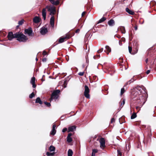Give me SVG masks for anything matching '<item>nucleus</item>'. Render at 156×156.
<instances>
[{
	"instance_id": "7c9ffc66",
	"label": "nucleus",
	"mask_w": 156,
	"mask_h": 156,
	"mask_svg": "<svg viewBox=\"0 0 156 156\" xmlns=\"http://www.w3.org/2000/svg\"><path fill=\"white\" fill-rule=\"evenodd\" d=\"M142 106V105H139L138 106H137L136 107V109L138 110L139 109L138 111H140V108Z\"/></svg>"
},
{
	"instance_id": "423d86ee",
	"label": "nucleus",
	"mask_w": 156,
	"mask_h": 156,
	"mask_svg": "<svg viewBox=\"0 0 156 156\" xmlns=\"http://www.w3.org/2000/svg\"><path fill=\"white\" fill-rule=\"evenodd\" d=\"M85 90L84 92V95L87 98H90V95L89 94L90 92L89 89L87 85L85 86Z\"/></svg>"
},
{
	"instance_id": "69168bd1",
	"label": "nucleus",
	"mask_w": 156,
	"mask_h": 156,
	"mask_svg": "<svg viewBox=\"0 0 156 156\" xmlns=\"http://www.w3.org/2000/svg\"><path fill=\"white\" fill-rule=\"evenodd\" d=\"M88 61H87V59H86V62H88Z\"/></svg>"
},
{
	"instance_id": "dca6fc26",
	"label": "nucleus",
	"mask_w": 156,
	"mask_h": 156,
	"mask_svg": "<svg viewBox=\"0 0 156 156\" xmlns=\"http://www.w3.org/2000/svg\"><path fill=\"white\" fill-rule=\"evenodd\" d=\"M50 23L52 27H54V17L53 16H52L50 18Z\"/></svg>"
},
{
	"instance_id": "4c0bfd02",
	"label": "nucleus",
	"mask_w": 156,
	"mask_h": 156,
	"mask_svg": "<svg viewBox=\"0 0 156 156\" xmlns=\"http://www.w3.org/2000/svg\"><path fill=\"white\" fill-rule=\"evenodd\" d=\"M78 74L80 76H83L84 74V72H80Z\"/></svg>"
},
{
	"instance_id": "338daca9",
	"label": "nucleus",
	"mask_w": 156,
	"mask_h": 156,
	"mask_svg": "<svg viewBox=\"0 0 156 156\" xmlns=\"http://www.w3.org/2000/svg\"><path fill=\"white\" fill-rule=\"evenodd\" d=\"M95 56H94V59H95Z\"/></svg>"
},
{
	"instance_id": "f8f14e48",
	"label": "nucleus",
	"mask_w": 156,
	"mask_h": 156,
	"mask_svg": "<svg viewBox=\"0 0 156 156\" xmlns=\"http://www.w3.org/2000/svg\"><path fill=\"white\" fill-rule=\"evenodd\" d=\"M35 78L34 77H33L32 78L30 81V83L32 85V87L33 88H35L36 87L35 84Z\"/></svg>"
},
{
	"instance_id": "6e6d98bb",
	"label": "nucleus",
	"mask_w": 156,
	"mask_h": 156,
	"mask_svg": "<svg viewBox=\"0 0 156 156\" xmlns=\"http://www.w3.org/2000/svg\"><path fill=\"white\" fill-rule=\"evenodd\" d=\"M41 81H44V80H43V78H42L41 79Z\"/></svg>"
},
{
	"instance_id": "72a5a7b5",
	"label": "nucleus",
	"mask_w": 156,
	"mask_h": 156,
	"mask_svg": "<svg viewBox=\"0 0 156 156\" xmlns=\"http://www.w3.org/2000/svg\"><path fill=\"white\" fill-rule=\"evenodd\" d=\"M44 103L48 107H49L51 106V104L50 103L45 101L44 102Z\"/></svg>"
},
{
	"instance_id": "aec40b11",
	"label": "nucleus",
	"mask_w": 156,
	"mask_h": 156,
	"mask_svg": "<svg viewBox=\"0 0 156 156\" xmlns=\"http://www.w3.org/2000/svg\"><path fill=\"white\" fill-rule=\"evenodd\" d=\"M76 127L75 126H73L69 127L68 128V131L69 132H72L74 130L76 129Z\"/></svg>"
},
{
	"instance_id": "ea45409f",
	"label": "nucleus",
	"mask_w": 156,
	"mask_h": 156,
	"mask_svg": "<svg viewBox=\"0 0 156 156\" xmlns=\"http://www.w3.org/2000/svg\"><path fill=\"white\" fill-rule=\"evenodd\" d=\"M103 48H101L98 51V53H99L100 52H101L103 51Z\"/></svg>"
},
{
	"instance_id": "9b49d317",
	"label": "nucleus",
	"mask_w": 156,
	"mask_h": 156,
	"mask_svg": "<svg viewBox=\"0 0 156 156\" xmlns=\"http://www.w3.org/2000/svg\"><path fill=\"white\" fill-rule=\"evenodd\" d=\"M70 38V36L69 35H66L65 37H61L59 38L58 42L60 43L63 42L66 39H69Z\"/></svg>"
},
{
	"instance_id": "bf43d9fd",
	"label": "nucleus",
	"mask_w": 156,
	"mask_h": 156,
	"mask_svg": "<svg viewBox=\"0 0 156 156\" xmlns=\"http://www.w3.org/2000/svg\"><path fill=\"white\" fill-rule=\"evenodd\" d=\"M119 122H120V124H122V123L120 122V119H119Z\"/></svg>"
},
{
	"instance_id": "0e129e2a",
	"label": "nucleus",
	"mask_w": 156,
	"mask_h": 156,
	"mask_svg": "<svg viewBox=\"0 0 156 156\" xmlns=\"http://www.w3.org/2000/svg\"><path fill=\"white\" fill-rule=\"evenodd\" d=\"M88 61H87V59H86V62H88Z\"/></svg>"
},
{
	"instance_id": "680f3d73",
	"label": "nucleus",
	"mask_w": 156,
	"mask_h": 156,
	"mask_svg": "<svg viewBox=\"0 0 156 156\" xmlns=\"http://www.w3.org/2000/svg\"><path fill=\"white\" fill-rule=\"evenodd\" d=\"M147 154H148V156H149V152H148V153H147Z\"/></svg>"
},
{
	"instance_id": "b1692460",
	"label": "nucleus",
	"mask_w": 156,
	"mask_h": 156,
	"mask_svg": "<svg viewBox=\"0 0 156 156\" xmlns=\"http://www.w3.org/2000/svg\"><path fill=\"white\" fill-rule=\"evenodd\" d=\"M73 154V152L72 150L69 149L68 151V156H72Z\"/></svg>"
},
{
	"instance_id": "603ef678",
	"label": "nucleus",
	"mask_w": 156,
	"mask_h": 156,
	"mask_svg": "<svg viewBox=\"0 0 156 156\" xmlns=\"http://www.w3.org/2000/svg\"><path fill=\"white\" fill-rule=\"evenodd\" d=\"M134 28L135 30H137V27L136 26L134 27Z\"/></svg>"
},
{
	"instance_id": "79ce46f5",
	"label": "nucleus",
	"mask_w": 156,
	"mask_h": 156,
	"mask_svg": "<svg viewBox=\"0 0 156 156\" xmlns=\"http://www.w3.org/2000/svg\"><path fill=\"white\" fill-rule=\"evenodd\" d=\"M42 61L43 62H45L47 61V58H44L42 59Z\"/></svg>"
},
{
	"instance_id": "5fc2aeb1",
	"label": "nucleus",
	"mask_w": 156,
	"mask_h": 156,
	"mask_svg": "<svg viewBox=\"0 0 156 156\" xmlns=\"http://www.w3.org/2000/svg\"><path fill=\"white\" fill-rule=\"evenodd\" d=\"M145 62H146V63H147V62H148V59H146V60H145Z\"/></svg>"
},
{
	"instance_id": "bb28decb",
	"label": "nucleus",
	"mask_w": 156,
	"mask_h": 156,
	"mask_svg": "<svg viewBox=\"0 0 156 156\" xmlns=\"http://www.w3.org/2000/svg\"><path fill=\"white\" fill-rule=\"evenodd\" d=\"M55 147L54 146H50L49 148V150L50 151H55Z\"/></svg>"
},
{
	"instance_id": "2f4dec72",
	"label": "nucleus",
	"mask_w": 156,
	"mask_h": 156,
	"mask_svg": "<svg viewBox=\"0 0 156 156\" xmlns=\"http://www.w3.org/2000/svg\"><path fill=\"white\" fill-rule=\"evenodd\" d=\"M125 91V89L124 88H122L121 89V95H122V94L124 93Z\"/></svg>"
},
{
	"instance_id": "c756f323",
	"label": "nucleus",
	"mask_w": 156,
	"mask_h": 156,
	"mask_svg": "<svg viewBox=\"0 0 156 156\" xmlns=\"http://www.w3.org/2000/svg\"><path fill=\"white\" fill-rule=\"evenodd\" d=\"M72 140V139L71 137H67V141L68 143L71 142Z\"/></svg>"
},
{
	"instance_id": "f704fd0d",
	"label": "nucleus",
	"mask_w": 156,
	"mask_h": 156,
	"mask_svg": "<svg viewBox=\"0 0 156 156\" xmlns=\"http://www.w3.org/2000/svg\"><path fill=\"white\" fill-rule=\"evenodd\" d=\"M24 20H22L19 21L18 24L19 25H22L23 23Z\"/></svg>"
},
{
	"instance_id": "864d4df0",
	"label": "nucleus",
	"mask_w": 156,
	"mask_h": 156,
	"mask_svg": "<svg viewBox=\"0 0 156 156\" xmlns=\"http://www.w3.org/2000/svg\"><path fill=\"white\" fill-rule=\"evenodd\" d=\"M91 156H95V154L92 152Z\"/></svg>"
},
{
	"instance_id": "de8ad7c7",
	"label": "nucleus",
	"mask_w": 156,
	"mask_h": 156,
	"mask_svg": "<svg viewBox=\"0 0 156 156\" xmlns=\"http://www.w3.org/2000/svg\"><path fill=\"white\" fill-rule=\"evenodd\" d=\"M56 126L55 124H54L53 125L52 129H55V128L56 127Z\"/></svg>"
},
{
	"instance_id": "473e14b6",
	"label": "nucleus",
	"mask_w": 156,
	"mask_h": 156,
	"mask_svg": "<svg viewBox=\"0 0 156 156\" xmlns=\"http://www.w3.org/2000/svg\"><path fill=\"white\" fill-rule=\"evenodd\" d=\"M35 96L34 94V92H32L29 95V98H32L33 97H34Z\"/></svg>"
},
{
	"instance_id": "c85d7f7f",
	"label": "nucleus",
	"mask_w": 156,
	"mask_h": 156,
	"mask_svg": "<svg viewBox=\"0 0 156 156\" xmlns=\"http://www.w3.org/2000/svg\"><path fill=\"white\" fill-rule=\"evenodd\" d=\"M136 115L135 113H133L131 116V119H133L136 118Z\"/></svg>"
},
{
	"instance_id": "5701e85b",
	"label": "nucleus",
	"mask_w": 156,
	"mask_h": 156,
	"mask_svg": "<svg viewBox=\"0 0 156 156\" xmlns=\"http://www.w3.org/2000/svg\"><path fill=\"white\" fill-rule=\"evenodd\" d=\"M119 28L121 30L122 34H125L126 33V30L124 27L121 26Z\"/></svg>"
},
{
	"instance_id": "8fccbe9b",
	"label": "nucleus",
	"mask_w": 156,
	"mask_h": 156,
	"mask_svg": "<svg viewBox=\"0 0 156 156\" xmlns=\"http://www.w3.org/2000/svg\"><path fill=\"white\" fill-rule=\"evenodd\" d=\"M80 29H78L76 31V33H79V31H80Z\"/></svg>"
},
{
	"instance_id": "39448f33",
	"label": "nucleus",
	"mask_w": 156,
	"mask_h": 156,
	"mask_svg": "<svg viewBox=\"0 0 156 156\" xmlns=\"http://www.w3.org/2000/svg\"><path fill=\"white\" fill-rule=\"evenodd\" d=\"M60 90H56L54 91L52 93L51 98L50 99V101L53 100H56L58 97V94L60 93Z\"/></svg>"
},
{
	"instance_id": "49530a36",
	"label": "nucleus",
	"mask_w": 156,
	"mask_h": 156,
	"mask_svg": "<svg viewBox=\"0 0 156 156\" xmlns=\"http://www.w3.org/2000/svg\"><path fill=\"white\" fill-rule=\"evenodd\" d=\"M86 12L85 11L83 12L82 14V16H83L85 14Z\"/></svg>"
},
{
	"instance_id": "f03ea898",
	"label": "nucleus",
	"mask_w": 156,
	"mask_h": 156,
	"mask_svg": "<svg viewBox=\"0 0 156 156\" xmlns=\"http://www.w3.org/2000/svg\"><path fill=\"white\" fill-rule=\"evenodd\" d=\"M47 9L48 11L50 12V15H53L55 14V8L53 6H47L45 8H44L42 11V16L44 20H45L46 18V9Z\"/></svg>"
},
{
	"instance_id": "a18cd8bd",
	"label": "nucleus",
	"mask_w": 156,
	"mask_h": 156,
	"mask_svg": "<svg viewBox=\"0 0 156 156\" xmlns=\"http://www.w3.org/2000/svg\"><path fill=\"white\" fill-rule=\"evenodd\" d=\"M115 119L114 118H112V119H111V123H112L113 122H115Z\"/></svg>"
},
{
	"instance_id": "a19ab883",
	"label": "nucleus",
	"mask_w": 156,
	"mask_h": 156,
	"mask_svg": "<svg viewBox=\"0 0 156 156\" xmlns=\"http://www.w3.org/2000/svg\"><path fill=\"white\" fill-rule=\"evenodd\" d=\"M47 54V52L45 51H43V55H46Z\"/></svg>"
},
{
	"instance_id": "f3484780",
	"label": "nucleus",
	"mask_w": 156,
	"mask_h": 156,
	"mask_svg": "<svg viewBox=\"0 0 156 156\" xmlns=\"http://www.w3.org/2000/svg\"><path fill=\"white\" fill-rule=\"evenodd\" d=\"M126 11L127 13H128L129 14L133 15L134 14V12L132 10H130L128 8H126Z\"/></svg>"
},
{
	"instance_id": "f257e3e1",
	"label": "nucleus",
	"mask_w": 156,
	"mask_h": 156,
	"mask_svg": "<svg viewBox=\"0 0 156 156\" xmlns=\"http://www.w3.org/2000/svg\"><path fill=\"white\" fill-rule=\"evenodd\" d=\"M143 89L140 87L137 86L134 89L132 92V95L134 96L133 98H137L141 97L144 96H145V93L142 94Z\"/></svg>"
},
{
	"instance_id": "1a4fd4ad",
	"label": "nucleus",
	"mask_w": 156,
	"mask_h": 156,
	"mask_svg": "<svg viewBox=\"0 0 156 156\" xmlns=\"http://www.w3.org/2000/svg\"><path fill=\"white\" fill-rule=\"evenodd\" d=\"M48 32V29L47 27H43L40 29V33L42 35H45Z\"/></svg>"
},
{
	"instance_id": "393cba45",
	"label": "nucleus",
	"mask_w": 156,
	"mask_h": 156,
	"mask_svg": "<svg viewBox=\"0 0 156 156\" xmlns=\"http://www.w3.org/2000/svg\"><path fill=\"white\" fill-rule=\"evenodd\" d=\"M106 20V18L105 17H102L101 19L98 21V23H100L103 22L105 20Z\"/></svg>"
},
{
	"instance_id": "37998d69",
	"label": "nucleus",
	"mask_w": 156,
	"mask_h": 156,
	"mask_svg": "<svg viewBox=\"0 0 156 156\" xmlns=\"http://www.w3.org/2000/svg\"><path fill=\"white\" fill-rule=\"evenodd\" d=\"M67 130V129L66 128H65L63 129L62 130V132L63 133L66 132Z\"/></svg>"
},
{
	"instance_id": "9d476101",
	"label": "nucleus",
	"mask_w": 156,
	"mask_h": 156,
	"mask_svg": "<svg viewBox=\"0 0 156 156\" xmlns=\"http://www.w3.org/2000/svg\"><path fill=\"white\" fill-rule=\"evenodd\" d=\"M16 34V33L13 34L12 32H9L7 36L8 39L9 40L11 41L12 39L16 38V37H15Z\"/></svg>"
},
{
	"instance_id": "a878e982",
	"label": "nucleus",
	"mask_w": 156,
	"mask_h": 156,
	"mask_svg": "<svg viewBox=\"0 0 156 156\" xmlns=\"http://www.w3.org/2000/svg\"><path fill=\"white\" fill-rule=\"evenodd\" d=\"M56 130L55 129H52L51 131L50 134L52 135H54L56 133Z\"/></svg>"
},
{
	"instance_id": "4d7b16f0",
	"label": "nucleus",
	"mask_w": 156,
	"mask_h": 156,
	"mask_svg": "<svg viewBox=\"0 0 156 156\" xmlns=\"http://www.w3.org/2000/svg\"><path fill=\"white\" fill-rule=\"evenodd\" d=\"M83 66V68H84V66H85L84 65H83V66Z\"/></svg>"
},
{
	"instance_id": "6ab92c4d",
	"label": "nucleus",
	"mask_w": 156,
	"mask_h": 156,
	"mask_svg": "<svg viewBox=\"0 0 156 156\" xmlns=\"http://www.w3.org/2000/svg\"><path fill=\"white\" fill-rule=\"evenodd\" d=\"M134 76H133L131 80H129L127 83H126L125 84V85H124V87L127 85L128 84V83L129 84H130L131 83L133 82V81L136 80V79L134 78Z\"/></svg>"
},
{
	"instance_id": "13d9d810",
	"label": "nucleus",
	"mask_w": 156,
	"mask_h": 156,
	"mask_svg": "<svg viewBox=\"0 0 156 156\" xmlns=\"http://www.w3.org/2000/svg\"><path fill=\"white\" fill-rule=\"evenodd\" d=\"M36 61L38 60V59L37 58H36Z\"/></svg>"
},
{
	"instance_id": "6e6552de",
	"label": "nucleus",
	"mask_w": 156,
	"mask_h": 156,
	"mask_svg": "<svg viewBox=\"0 0 156 156\" xmlns=\"http://www.w3.org/2000/svg\"><path fill=\"white\" fill-rule=\"evenodd\" d=\"M32 33V30L30 27H29L28 29H26L25 30V34H27L29 36H31Z\"/></svg>"
},
{
	"instance_id": "20e7f679",
	"label": "nucleus",
	"mask_w": 156,
	"mask_h": 156,
	"mask_svg": "<svg viewBox=\"0 0 156 156\" xmlns=\"http://www.w3.org/2000/svg\"><path fill=\"white\" fill-rule=\"evenodd\" d=\"M145 96H144L141 97L137 98L135 99V100H136V103L138 105H140L142 104L143 106L144 104L146 101V98Z\"/></svg>"
},
{
	"instance_id": "09e8293b",
	"label": "nucleus",
	"mask_w": 156,
	"mask_h": 156,
	"mask_svg": "<svg viewBox=\"0 0 156 156\" xmlns=\"http://www.w3.org/2000/svg\"><path fill=\"white\" fill-rule=\"evenodd\" d=\"M72 135L71 133H69L67 137H71Z\"/></svg>"
},
{
	"instance_id": "0eeeda50",
	"label": "nucleus",
	"mask_w": 156,
	"mask_h": 156,
	"mask_svg": "<svg viewBox=\"0 0 156 156\" xmlns=\"http://www.w3.org/2000/svg\"><path fill=\"white\" fill-rule=\"evenodd\" d=\"M99 141L100 143V147L101 148L104 149L105 147V140L104 138L101 137L99 139Z\"/></svg>"
},
{
	"instance_id": "7ed1b4c3",
	"label": "nucleus",
	"mask_w": 156,
	"mask_h": 156,
	"mask_svg": "<svg viewBox=\"0 0 156 156\" xmlns=\"http://www.w3.org/2000/svg\"><path fill=\"white\" fill-rule=\"evenodd\" d=\"M15 37L17 38V40L20 42H25L28 40L27 36L19 32L16 33Z\"/></svg>"
},
{
	"instance_id": "58836bf2",
	"label": "nucleus",
	"mask_w": 156,
	"mask_h": 156,
	"mask_svg": "<svg viewBox=\"0 0 156 156\" xmlns=\"http://www.w3.org/2000/svg\"><path fill=\"white\" fill-rule=\"evenodd\" d=\"M98 151V150L97 149H94L92 150V152H94L95 154L96 153H97Z\"/></svg>"
},
{
	"instance_id": "e433bc0d",
	"label": "nucleus",
	"mask_w": 156,
	"mask_h": 156,
	"mask_svg": "<svg viewBox=\"0 0 156 156\" xmlns=\"http://www.w3.org/2000/svg\"><path fill=\"white\" fill-rule=\"evenodd\" d=\"M117 154L118 155H119L120 156L122 155V153L119 150H117Z\"/></svg>"
},
{
	"instance_id": "4468645a",
	"label": "nucleus",
	"mask_w": 156,
	"mask_h": 156,
	"mask_svg": "<svg viewBox=\"0 0 156 156\" xmlns=\"http://www.w3.org/2000/svg\"><path fill=\"white\" fill-rule=\"evenodd\" d=\"M40 22V19L38 16H35L33 19V22L35 23H37Z\"/></svg>"
},
{
	"instance_id": "e2e57ef3",
	"label": "nucleus",
	"mask_w": 156,
	"mask_h": 156,
	"mask_svg": "<svg viewBox=\"0 0 156 156\" xmlns=\"http://www.w3.org/2000/svg\"><path fill=\"white\" fill-rule=\"evenodd\" d=\"M19 27V25H18L16 27Z\"/></svg>"
},
{
	"instance_id": "052dcab7",
	"label": "nucleus",
	"mask_w": 156,
	"mask_h": 156,
	"mask_svg": "<svg viewBox=\"0 0 156 156\" xmlns=\"http://www.w3.org/2000/svg\"><path fill=\"white\" fill-rule=\"evenodd\" d=\"M97 56L98 57H100V55H97Z\"/></svg>"
},
{
	"instance_id": "ddd939ff",
	"label": "nucleus",
	"mask_w": 156,
	"mask_h": 156,
	"mask_svg": "<svg viewBox=\"0 0 156 156\" xmlns=\"http://www.w3.org/2000/svg\"><path fill=\"white\" fill-rule=\"evenodd\" d=\"M52 4L57 5L59 3V1L58 0L54 1V0H48Z\"/></svg>"
},
{
	"instance_id": "412c9836",
	"label": "nucleus",
	"mask_w": 156,
	"mask_h": 156,
	"mask_svg": "<svg viewBox=\"0 0 156 156\" xmlns=\"http://www.w3.org/2000/svg\"><path fill=\"white\" fill-rule=\"evenodd\" d=\"M125 99H123L122 101H120L119 102V106L120 108V109L122 108L123 106L125 104Z\"/></svg>"
},
{
	"instance_id": "a211bd4d",
	"label": "nucleus",
	"mask_w": 156,
	"mask_h": 156,
	"mask_svg": "<svg viewBox=\"0 0 156 156\" xmlns=\"http://www.w3.org/2000/svg\"><path fill=\"white\" fill-rule=\"evenodd\" d=\"M105 49L106 50H105V52L107 53V54L108 55L109 53L111 51V49L109 46L107 45L105 46Z\"/></svg>"
},
{
	"instance_id": "4be33fe9",
	"label": "nucleus",
	"mask_w": 156,
	"mask_h": 156,
	"mask_svg": "<svg viewBox=\"0 0 156 156\" xmlns=\"http://www.w3.org/2000/svg\"><path fill=\"white\" fill-rule=\"evenodd\" d=\"M35 103H39L40 105H42L43 103L42 102L39 97H38L36 98Z\"/></svg>"
},
{
	"instance_id": "c9c22d12",
	"label": "nucleus",
	"mask_w": 156,
	"mask_h": 156,
	"mask_svg": "<svg viewBox=\"0 0 156 156\" xmlns=\"http://www.w3.org/2000/svg\"><path fill=\"white\" fill-rule=\"evenodd\" d=\"M128 49H129V52L131 54V53L132 51V47H130V46H129Z\"/></svg>"
},
{
	"instance_id": "c03bdc74",
	"label": "nucleus",
	"mask_w": 156,
	"mask_h": 156,
	"mask_svg": "<svg viewBox=\"0 0 156 156\" xmlns=\"http://www.w3.org/2000/svg\"><path fill=\"white\" fill-rule=\"evenodd\" d=\"M150 70H148L147 71V72H146V74H149L150 73Z\"/></svg>"
},
{
	"instance_id": "cd10ccee",
	"label": "nucleus",
	"mask_w": 156,
	"mask_h": 156,
	"mask_svg": "<svg viewBox=\"0 0 156 156\" xmlns=\"http://www.w3.org/2000/svg\"><path fill=\"white\" fill-rule=\"evenodd\" d=\"M47 156H53L55 154L54 152L51 153L49 152H47L46 154Z\"/></svg>"
},
{
	"instance_id": "3c124183",
	"label": "nucleus",
	"mask_w": 156,
	"mask_h": 156,
	"mask_svg": "<svg viewBox=\"0 0 156 156\" xmlns=\"http://www.w3.org/2000/svg\"><path fill=\"white\" fill-rule=\"evenodd\" d=\"M119 44L121 46V45H122V42L120 41H119Z\"/></svg>"
},
{
	"instance_id": "2eb2a0df",
	"label": "nucleus",
	"mask_w": 156,
	"mask_h": 156,
	"mask_svg": "<svg viewBox=\"0 0 156 156\" xmlns=\"http://www.w3.org/2000/svg\"><path fill=\"white\" fill-rule=\"evenodd\" d=\"M108 23L110 26H113L115 25L114 21L112 19H111L108 21Z\"/></svg>"
}]
</instances>
